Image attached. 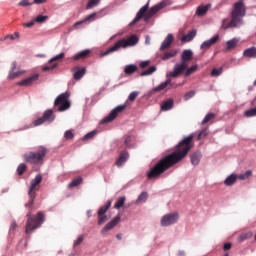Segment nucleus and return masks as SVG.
<instances>
[{
    "mask_svg": "<svg viewBox=\"0 0 256 256\" xmlns=\"http://www.w3.org/2000/svg\"><path fill=\"white\" fill-rule=\"evenodd\" d=\"M43 181V176L38 174L33 180H31V184L28 191L29 201L25 204L27 209H31L33 207V203H35V197H37V191L41 189V182Z\"/></svg>",
    "mask_w": 256,
    "mask_h": 256,
    "instance_id": "obj_8",
    "label": "nucleus"
},
{
    "mask_svg": "<svg viewBox=\"0 0 256 256\" xmlns=\"http://www.w3.org/2000/svg\"><path fill=\"white\" fill-rule=\"evenodd\" d=\"M48 150L44 146H39L36 151H31L23 155L26 163L32 165H43V161L47 156Z\"/></svg>",
    "mask_w": 256,
    "mask_h": 256,
    "instance_id": "obj_4",
    "label": "nucleus"
},
{
    "mask_svg": "<svg viewBox=\"0 0 256 256\" xmlns=\"http://www.w3.org/2000/svg\"><path fill=\"white\" fill-rule=\"evenodd\" d=\"M20 7H29L30 5H33L32 3H29V0H22L19 2Z\"/></svg>",
    "mask_w": 256,
    "mask_h": 256,
    "instance_id": "obj_52",
    "label": "nucleus"
},
{
    "mask_svg": "<svg viewBox=\"0 0 256 256\" xmlns=\"http://www.w3.org/2000/svg\"><path fill=\"white\" fill-rule=\"evenodd\" d=\"M72 71L74 72V79L75 81H79L81 79H83V77L85 76V74L87 73V69L85 67H79V66H75Z\"/></svg>",
    "mask_w": 256,
    "mask_h": 256,
    "instance_id": "obj_17",
    "label": "nucleus"
},
{
    "mask_svg": "<svg viewBox=\"0 0 256 256\" xmlns=\"http://www.w3.org/2000/svg\"><path fill=\"white\" fill-rule=\"evenodd\" d=\"M65 58V53H60V54H58V55H56L55 57H53L50 61H49V63H53V62H55V61H61V59H64Z\"/></svg>",
    "mask_w": 256,
    "mask_h": 256,
    "instance_id": "obj_49",
    "label": "nucleus"
},
{
    "mask_svg": "<svg viewBox=\"0 0 256 256\" xmlns=\"http://www.w3.org/2000/svg\"><path fill=\"white\" fill-rule=\"evenodd\" d=\"M99 132L97 130H93L86 135L83 136L82 141H91V139H94L95 135H97Z\"/></svg>",
    "mask_w": 256,
    "mask_h": 256,
    "instance_id": "obj_35",
    "label": "nucleus"
},
{
    "mask_svg": "<svg viewBox=\"0 0 256 256\" xmlns=\"http://www.w3.org/2000/svg\"><path fill=\"white\" fill-rule=\"evenodd\" d=\"M147 65H149V61H143L140 63V67H142V69H145V67H147Z\"/></svg>",
    "mask_w": 256,
    "mask_h": 256,
    "instance_id": "obj_60",
    "label": "nucleus"
},
{
    "mask_svg": "<svg viewBox=\"0 0 256 256\" xmlns=\"http://www.w3.org/2000/svg\"><path fill=\"white\" fill-rule=\"evenodd\" d=\"M155 71H157V67L155 66H151L150 68H148L147 70L141 72V77H145L147 75H153V73H155Z\"/></svg>",
    "mask_w": 256,
    "mask_h": 256,
    "instance_id": "obj_38",
    "label": "nucleus"
},
{
    "mask_svg": "<svg viewBox=\"0 0 256 256\" xmlns=\"http://www.w3.org/2000/svg\"><path fill=\"white\" fill-rule=\"evenodd\" d=\"M173 39V34H168L160 46V51H165V49H169V47H171V43H173Z\"/></svg>",
    "mask_w": 256,
    "mask_h": 256,
    "instance_id": "obj_21",
    "label": "nucleus"
},
{
    "mask_svg": "<svg viewBox=\"0 0 256 256\" xmlns=\"http://www.w3.org/2000/svg\"><path fill=\"white\" fill-rule=\"evenodd\" d=\"M64 137L67 141H71V139H74L75 137V133H73V130H67L65 133H64Z\"/></svg>",
    "mask_w": 256,
    "mask_h": 256,
    "instance_id": "obj_45",
    "label": "nucleus"
},
{
    "mask_svg": "<svg viewBox=\"0 0 256 256\" xmlns=\"http://www.w3.org/2000/svg\"><path fill=\"white\" fill-rule=\"evenodd\" d=\"M135 137L131 134H127L124 136V145L127 147V149H132V147H135Z\"/></svg>",
    "mask_w": 256,
    "mask_h": 256,
    "instance_id": "obj_22",
    "label": "nucleus"
},
{
    "mask_svg": "<svg viewBox=\"0 0 256 256\" xmlns=\"http://www.w3.org/2000/svg\"><path fill=\"white\" fill-rule=\"evenodd\" d=\"M47 19H49V16L38 15L35 18V21H36V23H45V21H47Z\"/></svg>",
    "mask_w": 256,
    "mask_h": 256,
    "instance_id": "obj_48",
    "label": "nucleus"
},
{
    "mask_svg": "<svg viewBox=\"0 0 256 256\" xmlns=\"http://www.w3.org/2000/svg\"><path fill=\"white\" fill-rule=\"evenodd\" d=\"M101 0H89L86 6V9H93V7H97Z\"/></svg>",
    "mask_w": 256,
    "mask_h": 256,
    "instance_id": "obj_43",
    "label": "nucleus"
},
{
    "mask_svg": "<svg viewBox=\"0 0 256 256\" xmlns=\"http://www.w3.org/2000/svg\"><path fill=\"white\" fill-rule=\"evenodd\" d=\"M15 227H17V224L14 222L12 223V229H15Z\"/></svg>",
    "mask_w": 256,
    "mask_h": 256,
    "instance_id": "obj_63",
    "label": "nucleus"
},
{
    "mask_svg": "<svg viewBox=\"0 0 256 256\" xmlns=\"http://www.w3.org/2000/svg\"><path fill=\"white\" fill-rule=\"evenodd\" d=\"M209 9H211V5L207 4L205 6H199L196 9V15L198 17H203L204 15H207V11H209Z\"/></svg>",
    "mask_w": 256,
    "mask_h": 256,
    "instance_id": "obj_26",
    "label": "nucleus"
},
{
    "mask_svg": "<svg viewBox=\"0 0 256 256\" xmlns=\"http://www.w3.org/2000/svg\"><path fill=\"white\" fill-rule=\"evenodd\" d=\"M226 47L228 51H231V49H235L237 47V39L227 41Z\"/></svg>",
    "mask_w": 256,
    "mask_h": 256,
    "instance_id": "obj_39",
    "label": "nucleus"
},
{
    "mask_svg": "<svg viewBox=\"0 0 256 256\" xmlns=\"http://www.w3.org/2000/svg\"><path fill=\"white\" fill-rule=\"evenodd\" d=\"M127 159H129V152L123 150L122 152H120V155L115 162L116 167H123V165L127 163Z\"/></svg>",
    "mask_w": 256,
    "mask_h": 256,
    "instance_id": "obj_18",
    "label": "nucleus"
},
{
    "mask_svg": "<svg viewBox=\"0 0 256 256\" xmlns=\"http://www.w3.org/2000/svg\"><path fill=\"white\" fill-rule=\"evenodd\" d=\"M193 97V91H190L184 95V101H189Z\"/></svg>",
    "mask_w": 256,
    "mask_h": 256,
    "instance_id": "obj_53",
    "label": "nucleus"
},
{
    "mask_svg": "<svg viewBox=\"0 0 256 256\" xmlns=\"http://www.w3.org/2000/svg\"><path fill=\"white\" fill-rule=\"evenodd\" d=\"M209 135V126H205L197 135V141H201V139H205Z\"/></svg>",
    "mask_w": 256,
    "mask_h": 256,
    "instance_id": "obj_31",
    "label": "nucleus"
},
{
    "mask_svg": "<svg viewBox=\"0 0 256 256\" xmlns=\"http://www.w3.org/2000/svg\"><path fill=\"white\" fill-rule=\"evenodd\" d=\"M25 171H27V165L25 164H20L17 168V173L18 175H23V173H25Z\"/></svg>",
    "mask_w": 256,
    "mask_h": 256,
    "instance_id": "obj_47",
    "label": "nucleus"
},
{
    "mask_svg": "<svg viewBox=\"0 0 256 256\" xmlns=\"http://www.w3.org/2000/svg\"><path fill=\"white\" fill-rule=\"evenodd\" d=\"M127 109V104H122L114 108L108 116H106L101 123H111V121H115L120 113H123Z\"/></svg>",
    "mask_w": 256,
    "mask_h": 256,
    "instance_id": "obj_11",
    "label": "nucleus"
},
{
    "mask_svg": "<svg viewBox=\"0 0 256 256\" xmlns=\"http://www.w3.org/2000/svg\"><path fill=\"white\" fill-rule=\"evenodd\" d=\"M16 69H17V61H14L11 64V70L10 71H15Z\"/></svg>",
    "mask_w": 256,
    "mask_h": 256,
    "instance_id": "obj_59",
    "label": "nucleus"
},
{
    "mask_svg": "<svg viewBox=\"0 0 256 256\" xmlns=\"http://www.w3.org/2000/svg\"><path fill=\"white\" fill-rule=\"evenodd\" d=\"M24 70H18V71H10L8 75V79H17L18 77H21V75H24Z\"/></svg>",
    "mask_w": 256,
    "mask_h": 256,
    "instance_id": "obj_33",
    "label": "nucleus"
},
{
    "mask_svg": "<svg viewBox=\"0 0 256 256\" xmlns=\"http://www.w3.org/2000/svg\"><path fill=\"white\" fill-rule=\"evenodd\" d=\"M237 179V174H231L224 180V185H226V187H231L237 183Z\"/></svg>",
    "mask_w": 256,
    "mask_h": 256,
    "instance_id": "obj_27",
    "label": "nucleus"
},
{
    "mask_svg": "<svg viewBox=\"0 0 256 256\" xmlns=\"http://www.w3.org/2000/svg\"><path fill=\"white\" fill-rule=\"evenodd\" d=\"M201 157H203V155L201 154V151H196L193 154V165H199V161H201Z\"/></svg>",
    "mask_w": 256,
    "mask_h": 256,
    "instance_id": "obj_37",
    "label": "nucleus"
},
{
    "mask_svg": "<svg viewBox=\"0 0 256 256\" xmlns=\"http://www.w3.org/2000/svg\"><path fill=\"white\" fill-rule=\"evenodd\" d=\"M91 55V50H83L78 52L76 55L72 57L73 61H79L81 59H87Z\"/></svg>",
    "mask_w": 256,
    "mask_h": 256,
    "instance_id": "obj_23",
    "label": "nucleus"
},
{
    "mask_svg": "<svg viewBox=\"0 0 256 256\" xmlns=\"http://www.w3.org/2000/svg\"><path fill=\"white\" fill-rule=\"evenodd\" d=\"M243 57H247L248 59H256V47H250L244 50Z\"/></svg>",
    "mask_w": 256,
    "mask_h": 256,
    "instance_id": "obj_25",
    "label": "nucleus"
},
{
    "mask_svg": "<svg viewBox=\"0 0 256 256\" xmlns=\"http://www.w3.org/2000/svg\"><path fill=\"white\" fill-rule=\"evenodd\" d=\"M137 97H139V92L137 91L131 92L128 96V101H135Z\"/></svg>",
    "mask_w": 256,
    "mask_h": 256,
    "instance_id": "obj_50",
    "label": "nucleus"
},
{
    "mask_svg": "<svg viewBox=\"0 0 256 256\" xmlns=\"http://www.w3.org/2000/svg\"><path fill=\"white\" fill-rule=\"evenodd\" d=\"M125 205V196L120 197L114 205V209H121Z\"/></svg>",
    "mask_w": 256,
    "mask_h": 256,
    "instance_id": "obj_41",
    "label": "nucleus"
},
{
    "mask_svg": "<svg viewBox=\"0 0 256 256\" xmlns=\"http://www.w3.org/2000/svg\"><path fill=\"white\" fill-rule=\"evenodd\" d=\"M253 237V232H246L244 234H241L238 237V243H243V241H247V239H251Z\"/></svg>",
    "mask_w": 256,
    "mask_h": 256,
    "instance_id": "obj_34",
    "label": "nucleus"
},
{
    "mask_svg": "<svg viewBox=\"0 0 256 256\" xmlns=\"http://www.w3.org/2000/svg\"><path fill=\"white\" fill-rule=\"evenodd\" d=\"M231 247H232V244L229 242L224 244V251H229V249H231Z\"/></svg>",
    "mask_w": 256,
    "mask_h": 256,
    "instance_id": "obj_58",
    "label": "nucleus"
},
{
    "mask_svg": "<svg viewBox=\"0 0 256 256\" xmlns=\"http://www.w3.org/2000/svg\"><path fill=\"white\" fill-rule=\"evenodd\" d=\"M120 221H121V216L117 215L109 223H107L106 226L101 230L102 235H105V233H107L108 231H111V229H114V227H117Z\"/></svg>",
    "mask_w": 256,
    "mask_h": 256,
    "instance_id": "obj_15",
    "label": "nucleus"
},
{
    "mask_svg": "<svg viewBox=\"0 0 256 256\" xmlns=\"http://www.w3.org/2000/svg\"><path fill=\"white\" fill-rule=\"evenodd\" d=\"M138 69L139 68L137 67V65L129 64V65L125 66L124 73H125V75H133V73L137 72Z\"/></svg>",
    "mask_w": 256,
    "mask_h": 256,
    "instance_id": "obj_28",
    "label": "nucleus"
},
{
    "mask_svg": "<svg viewBox=\"0 0 256 256\" xmlns=\"http://www.w3.org/2000/svg\"><path fill=\"white\" fill-rule=\"evenodd\" d=\"M167 3L160 2L159 4L153 6L149 9V2H147L146 5H144L136 14V17L132 20L130 25H135L137 21H141V19H144L147 21L148 19H151L153 15H156L158 11H161V9H164L166 7ZM149 9V10H148Z\"/></svg>",
    "mask_w": 256,
    "mask_h": 256,
    "instance_id": "obj_3",
    "label": "nucleus"
},
{
    "mask_svg": "<svg viewBox=\"0 0 256 256\" xmlns=\"http://www.w3.org/2000/svg\"><path fill=\"white\" fill-rule=\"evenodd\" d=\"M171 83V79H167L165 82H162L160 85L156 86L153 91L154 92H159L163 91V89L169 87V84Z\"/></svg>",
    "mask_w": 256,
    "mask_h": 256,
    "instance_id": "obj_32",
    "label": "nucleus"
},
{
    "mask_svg": "<svg viewBox=\"0 0 256 256\" xmlns=\"http://www.w3.org/2000/svg\"><path fill=\"white\" fill-rule=\"evenodd\" d=\"M247 13V9L245 8V3L243 0H240L234 3L233 10L231 12V20L227 24L226 20H223L222 29H229L234 27H241L243 25V18Z\"/></svg>",
    "mask_w": 256,
    "mask_h": 256,
    "instance_id": "obj_2",
    "label": "nucleus"
},
{
    "mask_svg": "<svg viewBox=\"0 0 256 256\" xmlns=\"http://www.w3.org/2000/svg\"><path fill=\"white\" fill-rule=\"evenodd\" d=\"M179 221V213L173 212L166 214L161 219L162 227H169V225H175Z\"/></svg>",
    "mask_w": 256,
    "mask_h": 256,
    "instance_id": "obj_13",
    "label": "nucleus"
},
{
    "mask_svg": "<svg viewBox=\"0 0 256 256\" xmlns=\"http://www.w3.org/2000/svg\"><path fill=\"white\" fill-rule=\"evenodd\" d=\"M39 80V74H33L25 79H23L22 81L18 82V85H20V87H31V85H33V83H35V81Z\"/></svg>",
    "mask_w": 256,
    "mask_h": 256,
    "instance_id": "obj_16",
    "label": "nucleus"
},
{
    "mask_svg": "<svg viewBox=\"0 0 256 256\" xmlns=\"http://www.w3.org/2000/svg\"><path fill=\"white\" fill-rule=\"evenodd\" d=\"M53 121H55V115H53V111L49 109L44 112L42 117L34 121V127H39V125H43L44 123H53Z\"/></svg>",
    "mask_w": 256,
    "mask_h": 256,
    "instance_id": "obj_12",
    "label": "nucleus"
},
{
    "mask_svg": "<svg viewBox=\"0 0 256 256\" xmlns=\"http://www.w3.org/2000/svg\"><path fill=\"white\" fill-rule=\"evenodd\" d=\"M217 41H219L218 34L214 35L211 39L203 42L201 45V49H209V47H212V45H215V43H217Z\"/></svg>",
    "mask_w": 256,
    "mask_h": 256,
    "instance_id": "obj_20",
    "label": "nucleus"
},
{
    "mask_svg": "<svg viewBox=\"0 0 256 256\" xmlns=\"http://www.w3.org/2000/svg\"><path fill=\"white\" fill-rule=\"evenodd\" d=\"M57 67V63L53 64L51 67L46 66L43 68V71H51V69H55Z\"/></svg>",
    "mask_w": 256,
    "mask_h": 256,
    "instance_id": "obj_54",
    "label": "nucleus"
},
{
    "mask_svg": "<svg viewBox=\"0 0 256 256\" xmlns=\"http://www.w3.org/2000/svg\"><path fill=\"white\" fill-rule=\"evenodd\" d=\"M35 25V22H29L25 24V27H33Z\"/></svg>",
    "mask_w": 256,
    "mask_h": 256,
    "instance_id": "obj_61",
    "label": "nucleus"
},
{
    "mask_svg": "<svg viewBox=\"0 0 256 256\" xmlns=\"http://www.w3.org/2000/svg\"><path fill=\"white\" fill-rule=\"evenodd\" d=\"M85 239V236L84 235H80L77 240L74 242V247H77L79 245H81L83 243Z\"/></svg>",
    "mask_w": 256,
    "mask_h": 256,
    "instance_id": "obj_51",
    "label": "nucleus"
},
{
    "mask_svg": "<svg viewBox=\"0 0 256 256\" xmlns=\"http://www.w3.org/2000/svg\"><path fill=\"white\" fill-rule=\"evenodd\" d=\"M193 59V51L184 50L181 54V62L174 66L173 72L170 73L171 77H179L183 71L189 69V63Z\"/></svg>",
    "mask_w": 256,
    "mask_h": 256,
    "instance_id": "obj_6",
    "label": "nucleus"
},
{
    "mask_svg": "<svg viewBox=\"0 0 256 256\" xmlns=\"http://www.w3.org/2000/svg\"><path fill=\"white\" fill-rule=\"evenodd\" d=\"M116 238L118 239V241H121V239H123V234H117Z\"/></svg>",
    "mask_w": 256,
    "mask_h": 256,
    "instance_id": "obj_62",
    "label": "nucleus"
},
{
    "mask_svg": "<svg viewBox=\"0 0 256 256\" xmlns=\"http://www.w3.org/2000/svg\"><path fill=\"white\" fill-rule=\"evenodd\" d=\"M191 141H193V134H190L188 137L184 138L177 146L175 151L161 158L156 165H154L146 173L148 179H159L162 173H165L167 169H171L173 165L179 163L182 159H185V156L191 150Z\"/></svg>",
    "mask_w": 256,
    "mask_h": 256,
    "instance_id": "obj_1",
    "label": "nucleus"
},
{
    "mask_svg": "<svg viewBox=\"0 0 256 256\" xmlns=\"http://www.w3.org/2000/svg\"><path fill=\"white\" fill-rule=\"evenodd\" d=\"M177 53H179V50H170V51H167L165 52L161 59L162 61H167L169 59H173V57H175L177 55Z\"/></svg>",
    "mask_w": 256,
    "mask_h": 256,
    "instance_id": "obj_29",
    "label": "nucleus"
},
{
    "mask_svg": "<svg viewBox=\"0 0 256 256\" xmlns=\"http://www.w3.org/2000/svg\"><path fill=\"white\" fill-rule=\"evenodd\" d=\"M54 107H57L60 112L67 111L71 107V103H69V92L60 94L54 101Z\"/></svg>",
    "mask_w": 256,
    "mask_h": 256,
    "instance_id": "obj_10",
    "label": "nucleus"
},
{
    "mask_svg": "<svg viewBox=\"0 0 256 256\" xmlns=\"http://www.w3.org/2000/svg\"><path fill=\"white\" fill-rule=\"evenodd\" d=\"M216 118H217V114L210 112L202 120V125H206V127H209V125H213Z\"/></svg>",
    "mask_w": 256,
    "mask_h": 256,
    "instance_id": "obj_19",
    "label": "nucleus"
},
{
    "mask_svg": "<svg viewBox=\"0 0 256 256\" xmlns=\"http://www.w3.org/2000/svg\"><path fill=\"white\" fill-rule=\"evenodd\" d=\"M33 3H34L35 5H41V4H43V3H47V0H34Z\"/></svg>",
    "mask_w": 256,
    "mask_h": 256,
    "instance_id": "obj_57",
    "label": "nucleus"
},
{
    "mask_svg": "<svg viewBox=\"0 0 256 256\" xmlns=\"http://www.w3.org/2000/svg\"><path fill=\"white\" fill-rule=\"evenodd\" d=\"M191 73H193V66L189 67L186 70V72H185L186 77H189V75H191Z\"/></svg>",
    "mask_w": 256,
    "mask_h": 256,
    "instance_id": "obj_56",
    "label": "nucleus"
},
{
    "mask_svg": "<svg viewBox=\"0 0 256 256\" xmlns=\"http://www.w3.org/2000/svg\"><path fill=\"white\" fill-rule=\"evenodd\" d=\"M193 71H197V65H193Z\"/></svg>",
    "mask_w": 256,
    "mask_h": 256,
    "instance_id": "obj_64",
    "label": "nucleus"
},
{
    "mask_svg": "<svg viewBox=\"0 0 256 256\" xmlns=\"http://www.w3.org/2000/svg\"><path fill=\"white\" fill-rule=\"evenodd\" d=\"M223 73V68H214L211 71V77H219Z\"/></svg>",
    "mask_w": 256,
    "mask_h": 256,
    "instance_id": "obj_46",
    "label": "nucleus"
},
{
    "mask_svg": "<svg viewBox=\"0 0 256 256\" xmlns=\"http://www.w3.org/2000/svg\"><path fill=\"white\" fill-rule=\"evenodd\" d=\"M136 43H139V38L135 35L130 36L127 39H121L117 41L112 47H110L108 50L100 54V57H105L107 55H110V53H115V51H119L121 47L123 49H126V47H133Z\"/></svg>",
    "mask_w": 256,
    "mask_h": 256,
    "instance_id": "obj_5",
    "label": "nucleus"
},
{
    "mask_svg": "<svg viewBox=\"0 0 256 256\" xmlns=\"http://www.w3.org/2000/svg\"><path fill=\"white\" fill-rule=\"evenodd\" d=\"M43 181V176L38 174L33 180H31V184L28 191L29 201L25 204L27 209H31L33 207V203H35V197H37V191L41 189V182Z\"/></svg>",
    "mask_w": 256,
    "mask_h": 256,
    "instance_id": "obj_9",
    "label": "nucleus"
},
{
    "mask_svg": "<svg viewBox=\"0 0 256 256\" xmlns=\"http://www.w3.org/2000/svg\"><path fill=\"white\" fill-rule=\"evenodd\" d=\"M97 15H99V13H97V12H94V13L88 15L84 20L76 22L74 24V27H77L79 25H83V23H87V22H90V21H95V19H97Z\"/></svg>",
    "mask_w": 256,
    "mask_h": 256,
    "instance_id": "obj_24",
    "label": "nucleus"
},
{
    "mask_svg": "<svg viewBox=\"0 0 256 256\" xmlns=\"http://www.w3.org/2000/svg\"><path fill=\"white\" fill-rule=\"evenodd\" d=\"M27 217L25 233L26 235H31L35 229H38L40 225H43L45 214H43V212H38L36 216H31V212H28Z\"/></svg>",
    "mask_w": 256,
    "mask_h": 256,
    "instance_id": "obj_7",
    "label": "nucleus"
},
{
    "mask_svg": "<svg viewBox=\"0 0 256 256\" xmlns=\"http://www.w3.org/2000/svg\"><path fill=\"white\" fill-rule=\"evenodd\" d=\"M182 43H189V41H193V30H191L187 35H184L181 38Z\"/></svg>",
    "mask_w": 256,
    "mask_h": 256,
    "instance_id": "obj_40",
    "label": "nucleus"
},
{
    "mask_svg": "<svg viewBox=\"0 0 256 256\" xmlns=\"http://www.w3.org/2000/svg\"><path fill=\"white\" fill-rule=\"evenodd\" d=\"M251 177V170L246 171L244 174L237 175V179H240V181H245L246 179H249Z\"/></svg>",
    "mask_w": 256,
    "mask_h": 256,
    "instance_id": "obj_42",
    "label": "nucleus"
},
{
    "mask_svg": "<svg viewBox=\"0 0 256 256\" xmlns=\"http://www.w3.org/2000/svg\"><path fill=\"white\" fill-rule=\"evenodd\" d=\"M111 207V200H108L106 202V205L101 206L97 212L98 215V225H103L106 221H108L109 218H107V211H109V208Z\"/></svg>",
    "mask_w": 256,
    "mask_h": 256,
    "instance_id": "obj_14",
    "label": "nucleus"
},
{
    "mask_svg": "<svg viewBox=\"0 0 256 256\" xmlns=\"http://www.w3.org/2000/svg\"><path fill=\"white\" fill-rule=\"evenodd\" d=\"M82 183H83V178L78 177L72 180L68 187L69 189H73V187H79V185H81Z\"/></svg>",
    "mask_w": 256,
    "mask_h": 256,
    "instance_id": "obj_36",
    "label": "nucleus"
},
{
    "mask_svg": "<svg viewBox=\"0 0 256 256\" xmlns=\"http://www.w3.org/2000/svg\"><path fill=\"white\" fill-rule=\"evenodd\" d=\"M149 197V195L147 194V192H142L137 199V203H145V201H147V198Z\"/></svg>",
    "mask_w": 256,
    "mask_h": 256,
    "instance_id": "obj_44",
    "label": "nucleus"
},
{
    "mask_svg": "<svg viewBox=\"0 0 256 256\" xmlns=\"http://www.w3.org/2000/svg\"><path fill=\"white\" fill-rule=\"evenodd\" d=\"M7 37L8 39H11L13 41V39H19V34L15 32L14 35H9Z\"/></svg>",
    "mask_w": 256,
    "mask_h": 256,
    "instance_id": "obj_55",
    "label": "nucleus"
},
{
    "mask_svg": "<svg viewBox=\"0 0 256 256\" xmlns=\"http://www.w3.org/2000/svg\"><path fill=\"white\" fill-rule=\"evenodd\" d=\"M173 99H168L166 101L163 102V104L161 105V111H169L171 109H173Z\"/></svg>",
    "mask_w": 256,
    "mask_h": 256,
    "instance_id": "obj_30",
    "label": "nucleus"
}]
</instances>
